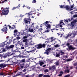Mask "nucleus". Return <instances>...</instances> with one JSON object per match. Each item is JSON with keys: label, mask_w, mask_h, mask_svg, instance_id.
<instances>
[{"label": "nucleus", "mask_w": 77, "mask_h": 77, "mask_svg": "<svg viewBox=\"0 0 77 77\" xmlns=\"http://www.w3.org/2000/svg\"><path fill=\"white\" fill-rule=\"evenodd\" d=\"M77 20H74L72 21L70 23V28L72 29H73L75 26V23H77Z\"/></svg>", "instance_id": "nucleus-1"}, {"label": "nucleus", "mask_w": 77, "mask_h": 77, "mask_svg": "<svg viewBox=\"0 0 77 77\" xmlns=\"http://www.w3.org/2000/svg\"><path fill=\"white\" fill-rule=\"evenodd\" d=\"M46 45L44 44H43L42 45L41 44H39L38 45H36L35 47H37V48L39 49L40 48H42V47H44V48H45V47Z\"/></svg>", "instance_id": "nucleus-2"}, {"label": "nucleus", "mask_w": 77, "mask_h": 77, "mask_svg": "<svg viewBox=\"0 0 77 77\" xmlns=\"http://www.w3.org/2000/svg\"><path fill=\"white\" fill-rule=\"evenodd\" d=\"M9 11L8 10V8H6L2 10V14L4 15H6L8 14Z\"/></svg>", "instance_id": "nucleus-3"}, {"label": "nucleus", "mask_w": 77, "mask_h": 77, "mask_svg": "<svg viewBox=\"0 0 77 77\" xmlns=\"http://www.w3.org/2000/svg\"><path fill=\"white\" fill-rule=\"evenodd\" d=\"M51 27V25L49 24H47L45 27V30L46 32H48L49 30H48V29H50Z\"/></svg>", "instance_id": "nucleus-4"}, {"label": "nucleus", "mask_w": 77, "mask_h": 77, "mask_svg": "<svg viewBox=\"0 0 77 77\" xmlns=\"http://www.w3.org/2000/svg\"><path fill=\"white\" fill-rule=\"evenodd\" d=\"M52 50L51 48H49L47 49L45 51V52H44V54H46L47 55H48L49 54V53Z\"/></svg>", "instance_id": "nucleus-5"}, {"label": "nucleus", "mask_w": 77, "mask_h": 77, "mask_svg": "<svg viewBox=\"0 0 77 77\" xmlns=\"http://www.w3.org/2000/svg\"><path fill=\"white\" fill-rule=\"evenodd\" d=\"M24 22L26 23H29L30 24V21H31V19L28 18L27 19H24Z\"/></svg>", "instance_id": "nucleus-6"}, {"label": "nucleus", "mask_w": 77, "mask_h": 77, "mask_svg": "<svg viewBox=\"0 0 77 77\" xmlns=\"http://www.w3.org/2000/svg\"><path fill=\"white\" fill-rule=\"evenodd\" d=\"M7 66V65L5 63H2L0 64V67L1 68V69L6 67Z\"/></svg>", "instance_id": "nucleus-7"}, {"label": "nucleus", "mask_w": 77, "mask_h": 77, "mask_svg": "<svg viewBox=\"0 0 77 77\" xmlns=\"http://www.w3.org/2000/svg\"><path fill=\"white\" fill-rule=\"evenodd\" d=\"M71 36L72 38H74L75 37V35L74 34H71V33L69 32L67 35L68 37L69 36Z\"/></svg>", "instance_id": "nucleus-8"}, {"label": "nucleus", "mask_w": 77, "mask_h": 77, "mask_svg": "<svg viewBox=\"0 0 77 77\" xmlns=\"http://www.w3.org/2000/svg\"><path fill=\"white\" fill-rule=\"evenodd\" d=\"M23 42H25V45H27L28 44H27V42H28V39L27 38H26L23 40Z\"/></svg>", "instance_id": "nucleus-9"}, {"label": "nucleus", "mask_w": 77, "mask_h": 77, "mask_svg": "<svg viewBox=\"0 0 77 77\" xmlns=\"http://www.w3.org/2000/svg\"><path fill=\"white\" fill-rule=\"evenodd\" d=\"M65 8L66 10H67L68 11H71V10H72V9H70V7L68 5H66L65 6Z\"/></svg>", "instance_id": "nucleus-10"}, {"label": "nucleus", "mask_w": 77, "mask_h": 77, "mask_svg": "<svg viewBox=\"0 0 77 77\" xmlns=\"http://www.w3.org/2000/svg\"><path fill=\"white\" fill-rule=\"evenodd\" d=\"M50 39H51V41H50V42H53V41H56V38H54V37H51L50 38Z\"/></svg>", "instance_id": "nucleus-11"}, {"label": "nucleus", "mask_w": 77, "mask_h": 77, "mask_svg": "<svg viewBox=\"0 0 77 77\" xmlns=\"http://www.w3.org/2000/svg\"><path fill=\"white\" fill-rule=\"evenodd\" d=\"M68 48L70 50H75V48L73 47L72 45L69 46H68Z\"/></svg>", "instance_id": "nucleus-12"}, {"label": "nucleus", "mask_w": 77, "mask_h": 77, "mask_svg": "<svg viewBox=\"0 0 77 77\" xmlns=\"http://www.w3.org/2000/svg\"><path fill=\"white\" fill-rule=\"evenodd\" d=\"M33 28H34V26H32V27H30V28H29V32H33Z\"/></svg>", "instance_id": "nucleus-13"}, {"label": "nucleus", "mask_w": 77, "mask_h": 77, "mask_svg": "<svg viewBox=\"0 0 77 77\" xmlns=\"http://www.w3.org/2000/svg\"><path fill=\"white\" fill-rule=\"evenodd\" d=\"M56 69V67H55V66H51L49 67V69L50 70L52 69V70H54Z\"/></svg>", "instance_id": "nucleus-14"}, {"label": "nucleus", "mask_w": 77, "mask_h": 77, "mask_svg": "<svg viewBox=\"0 0 77 77\" xmlns=\"http://www.w3.org/2000/svg\"><path fill=\"white\" fill-rule=\"evenodd\" d=\"M9 44V42H8L7 41H5L4 43L2 44V47H4V45H7Z\"/></svg>", "instance_id": "nucleus-15"}, {"label": "nucleus", "mask_w": 77, "mask_h": 77, "mask_svg": "<svg viewBox=\"0 0 77 77\" xmlns=\"http://www.w3.org/2000/svg\"><path fill=\"white\" fill-rule=\"evenodd\" d=\"M24 63H23L22 64H20V68H19V69H21V68L22 69H23V67H24Z\"/></svg>", "instance_id": "nucleus-16"}, {"label": "nucleus", "mask_w": 77, "mask_h": 77, "mask_svg": "<svg viewBox=\"0 0 77 77\" xmlns=\"http://www.w3.org/2000/svg\"><path fill=\"white\" fill-rule=\"evenodd\" d=\"M30 51V52H32V53H34V54H35L36 52H37V51L36 49L32 50H31Z\"/></svg>", "instance_id": "nucleus-17"}, {"label": "nucleus", "mask_w": 77, "mask_h": 77, "mask_svg": "<svg viewBox=\"0 0 77 77\" xmlns=\"http://www.w3.org/2000/svg\"><path fill=\"white\" fill-rule=\"evenodd\" d=\"M63 74V72L62 71H60V74L58 75V76H59V77H61Z\"/></svg>", "instance_id": "nucleus-18"}, {"label": "nucleus", "mask_w": 77, "mask_h": 77, "mask_svg": "<svg viewBox=\"0 0 77 77\" xmlns=\"http://www.w3.org/2000/svg\"><path fill=\"white\" fill-rule=\"evenodd\" d=\"M7 30H8V28H7V27H6L5 28H4V29H2V30H3V32H6L7 31Z\"/></svg>", "instance_id": "nucleus-19"}, {"label": "nucleus", "mask_w": 77, "mask_h": 77, "mask_svg": "<svg viewBox=\"0 0 77 77\" xmlns=\"http://www.w3.org/2000/svg\"><path fill=\"white\" fill-rule=\"evenodd\" d=\"M9 61L10 62H11V63H13V62L12 61V59L10 58V59H8V61Z\"/></svg>", "instance_id": "nucleus-20"}, {"label": "nucleus", "mask_w": 77, "mask_h": 77, "mask_svg": "<svg viewBox=\"0 0 77 77\" xmlns=\"http://www.w3.org/2000/svg\"><path fill=\"white\" fill-rule=\"evenodd\" d=\"M14 35H17V33H18V30L15 29L14 30Z\"/></svg>", "instance_id": "nucleus-21"}, {"label": "nucleus", "mask_w": 77, "mask_h": 77, "mask_svg": "<svg viewBox=\"0 0 77 77\" xmlns=\"http://www.w3.org/2000/svg\"><path fill=\"white\" fill-rule=\"evenodd\" d=\"M61 53L60 55H63V54H65V53L62 50L60 51V53Z\"/></svg>", "instance_id": "nucleus-22"}, {"label": "nucleus", "mask_w": 77, "mask_h": 77, "mask_svg": "<svg viewBox=\"0 0 77 77\" xmlns=\"http://www.w3.org/2000/svg\"><path fill=\"white\" fill-rule=\"evenodd\" d=\"M28 30V29H26L25 30H22V31H23V32H24V33H26H26H27V32H28V30Z\"/></svg>", "instance_id": "nucleus-23"}, {"label": "nucleus", "mask_w": 77, "mask_h": 77, "mask_svg": "<svg viewBox=\"0 0 77 77\" xmlns=\"http://www.w3.org/2000/svg\"><path fill=\"white\" fill-rule=\"evenodd\" d=\"M69 70H68V69H66L64 71V72L65 73L66 72V73H69Z\"/></svg>", "instance_id": "nucleus-24"}, {"label": "nucleus", "mask_w": 77, "mask_h": 77, "mask_svg": "<svg viewBox=\"0 0 77 77\" xmlns=\"http://www.w3.org/2000/svg\"><path fill=\"white\" fill-rule=\"evenodd\" d=\"M60 56V53H56V57H59Z\"/></svg>", "instance_id": "nucleus-25"}, {"label": "nucleus", "mask_w": 77, "mask_h": 77, "mask_svg": "<svg viewBox=\"0 0 77 77\" xmlns=\"http://www.w3.org/2000/svg\"><path fill=\"white\" fill-rule=\"evenodd\" d=\"M51 77V75H43V77Z\"/></svg>", "instance_id": "nucleus-26"}, {"label": "nucleus", "mask_w": 77, "mask_h": 77, "mask_svg": "<svg viewBox=\"0 0 77 77\" xmlns=\"http://www.w3.org/2000/svg\"><path fill=\"white\" fill-rule=\"evenodd\" d=\"M44 63L43 62H40L39 63L40 66H42Z\"/></svg>", "instance_id": "nucleus-27"}, {"label": "nucleus", "mask_w": 77, "mask_h": 77, "mask_svg": "<svg viewBox=\"0 0 77 77\" xmlns=\"http://www.w3.org/2000/svg\"><path fill=\"white\" fill-rule=\"evenodd\" d=\"M17 8H20V4H19L17 7H13L12 9V10H14V9H16Z\"/></svg>", "instance_id": "nucleus-28"}, {"label": "nucleus", "mask_w": 77, "mask_h": 77, "mask_svg": "<svg viewBox=\"0 0 77 77\" xmlns=\"http://www.w3.org/2000/svg\"><path fill=\"white\" fill-rule=\"evenodd\" d=\"M60 8H65V6L62 5H60Z\"/></svg>", "instance_id": "nucleus-29"}, {"label": "nucleus", "mask_w": 77, "mask_h": 77, "mask_svg": "<svg viewBox=\"0 0 77 77\" xmlns=\"http://www.w3.org/2000/svg\"><path fill=\"white\" fill-rule=\"evenodd\" d=\"M60 24H62L63 25H64V23H63V20H61L60 23Z\"/></svg>", "instance_id": "nucleus-30"}, {"label": "nucleus", "mask_w": 77, "mask_h": 77, "mask_svg": "<svg viewBox=\"0 0 77 77\" xmlns=\"http://www.w3.org/2000/svg\"><path fill=\"white\" fill-rule=\"evenodd\" d=\"M14 45H12L9 46V48H14Z\"/></svg>", "instance_id": "nucleus-31"}, {"label": "nucleus", "mask_w": 77, "mask_h": 77, "mask_svg": "<svg viewBox=\"0 0 77 77\" xmlns=\"http://www.w3.org/2000/svg\"><path fill=\"white\" fill-rule=\"evenodd\" d=\"M55 63L56 65H59V62L57 61Z\"/></svg>", "instance_id": "nucleus-32"}, {"label": "nucleus", "mask_w": 77, "mask_h": 77, "mask_svg": "<svg viewBox=\"0 0 77 77\" xmlns=\"http://www.w3.org/2000/svg\"><path fill=\"white\" fill-rule=\"evenodd\" d=\"M16 27H15V25H13V27H11L12 29H16Z\"/></svg>", "instance_id": "nucleus-33"}, {"label": "nucleus", "mask_w": 77, "mask_h": 77, "mask_svg": "<svg viewBox=\"0 0 77 77\" xmlns=\"http://www.w3.org/2000/svg\"><path fill=\"white\" fill-rule=\"evenodd\" d=\"M73 65L74 66H77V62L74 63Z\"/></svg>", "instance_id": "nucleus-34"}, {"label": "nucleus", "mask_w": 77, "mask_h": 77, "mask_svg": "<svg viewBox=\"0 0 77 77\" xmlns=\"http://www.w3.org/2000/svg\"><path fill=\"white\" fill-rule=\"evenodd\" d=\"M60 46V45H59L57 44L55 46H54V47H56V48H57V47H59Z\"/></svg>", "instance_id": "nucleus-35"}, {"label": "nucleus", "mask_w": 77, "mask_h": 77, "mask_svg": "<svg viewBox=\"0 0 77 77\" xmlns=\"http://www.w3.org/2000/svg\"><path fill=\"white\" fill-rule=\"evenodd\" d=\"M0 75H6L4 73H0Z\"/></svg>", "instance_id": "nucleus-36"}, {"label": "nucleus", "mask_w": 77, "mask_h": 77, "mask_svg": "<svg viewBox=\"0 0 77 77\" xmlns=\"http://www.w3.org/2000/svg\"><path fill=\"white\" fill-rule=\"evenodd\" d=\"M43 74H40L38 75V77H41L42 76H43Z\"/></svg>", "instance_id": "nucleus-37"}, {"label": "nucleus", "mask_w": 77, "mask_h": 77, "mask_svg": "<svg viewBox=\"0 0 77 77\" xmlns=\"http://www.w3.org/2000/svg\"><path fill=\"white\" fill-rule=\"evenodd\" d=\"M72 60V59H68L67 60V62H69V61H71V60Z\"/></svg>", "instance_id": "nucleus-38"}, {"label": "nucleus", "mask_w": 77, "mask_h": 77, "mask_svg": "<svg viewBox=\"0 0 77 77\" xmlns=\"http://www.w3.org/2000/svg\"><path fill=\"white\" fill-rule=\"evenodd\" d=\"M21 62H25V59H23L21 60Z\"/></svg>", "instance_id": "nucleus-39"}, {"label": "nucleus", "mask_w": 77, "mask_h": 77, "mask_svg": "<svg viewBox=\"0 0 77 77\" xmlns=\"http://www.w3.org/2000/svg\"><path fill=\"white\" fill-rule=\"evenodd\" d=\"M1 49L2 50V53H3V52H4V51H5V48H2Z\"/></svg>", "instance_id": "nucleus-40"}, {"label": "nucleus", "mask_w": 77, "mask_h": 77, "mask_svg": "<svg viewBox=\"0 0 77 77\" xmlns=\"http://www.w3.org/2000/svg\"><path fill=\"white\" fill-rule=\"evenodd\" d=\"M70 74L66 75L65 76H64V77H69L70 76Z\"/></svg>", "instance_id": "nucleus-41"}, {"label": "nucleus", "mask_w": 77, "mask_h": 77, "mask_svg": "<svg viewBox=\"0 0 77 77\" xmlns=\"http://www.w3.org/2000/svg\"><path fill=\"white\" fill-rule=\"evenodd\" d=\"M63 57L64 58H65V59H66V58H67L68 57V56L66 55H63Z\"/></svg>", "instance_id": "nucleus-42"}, {"label": "nucleus", "mask_w": 77, "mask_h": 77, "mask_svg": "<svg viewBox=\"0 0 77 77\" xmlns=\"http://www.w3.org/2000/svg\"><path fill=\"white\" fill-rule=\"evenodd\" d=\"M20 39V37L18 36L16 37V39H17V40H18Z\"/></svg>", "instance_id": "nucleus-43"}, {"label": "nucleus", "mask_w": 77, "mask_h": 77, "mask_svg": "<svg viewBox=\"0 0 77 77\" xmlns=\"http://www.w3.org/2000/svg\"><path fill=\"white\" fill-rule=\"evenodd\" d=\"M48 72V70L47 69H46L45 70L44 72Z\"/></svg>", "instance_id": "nucleus-44"}, {"label": "nucleus", "mask_w": 77, "mask_h": 77, "mask_svg": "<svg viewBox=\"0 0 77 77\" xmlns=\"http://www.w3.org/2000/svg\"><path fill=\"white\" fill-rule=\"evenodd\" d=\"M73 18H76V17H77V14H75L73 16Z\"/></svg>", "instance_id": "nucleus-45"}, {"label": "nucleus", "mask_w": 77, "mask_h": 77, "mask_svg": "<svg viewBox=\"0 0 77 77\" xmlns=\"http://www.w3.org/2000/svg\"><path fill=\"white\" fill-rule=\"evenodd\" d=\"M27 38V36H23V39H26V38Z\"/></svg>", "instance_id": "nucleus-46"}, {"label": "nucleus", "mask_w": 77, "mask_h": 77, "mask_svg": "<svg viewBox=\"0 0 77 77\" xmlns=\"http://www.w3.org/2000/svg\"><path fill=\"white\" fill-rule=\"evenodd\" d=\"M65 23H68V20H64Z\"/></svg>", "instance_id": "nucleus-47"}, {"label": "nucleus", "mask_w": 77, "mask_h": 77, "mask_svg": "<svg viewBox=\"0 0 77 77\" xmlns=\"http://www.w3.org/2000/svg\"><path fill=\"white\" fill-rule=\"evenodd\" d=\"M36 1L35 0H33L32 1V3H36Z\"/></svg>", "instance_id": "nucleus-48"}, {"label": "nucleus", "mask_w": 77, "mask_h": 77, "mask_svg": "<svg viewBox=\"0 0 77 77\" xmlns=\"http://www.w3.org/2000/svg\"><path fill=\"white\" fill-rule=\"evenodd\" d=\"M35 24V23H31V26H33V25Z\"/></svg>", "instance_id": "nucleus-49"}, {"label": "nucleus", "mask_w": 77, "mask_h": 77, "mask_svg": "<svg viewBox=\"0 0 77 77\" xmlns=\"http://www.w3.org/2000/svg\"><path fill=\"white\" fill-rule=\"evenodd\" d=\"M70 69H73V68H74V67H73V66H71L70 67Z\"/></svg>", "instance_id": "nucleus-50"}, {"label": "nucleus", "mask_w": 77, "mask_h": 77, "mask_svg": "<svg viewBox=\"0 0 77 77\" xmlns=\"http://www.w3.org/2000/svg\"><path fill=\"white\" fill-rule=\"evenodd\" d=\"M28 27H29V26H28L27 25H26V28L27 29H28Z\"/></svg>", "instance_id": "nucleus-51"}, {"label": "nucleus", "mask_w": 77, "mask_h": 77, "mask_svg": "<svg viewBox=\"0 0 77 77\" xmlns=\"http://www.w3.org/2000/svg\"><path fill=\"white\" fill-rule=\"evenodd\" d=\"M21 73H17V75H16V76H17V75H21Z\"/></svg>", "instance_id": "nucleus-52"}, {"label": "nucleus", "mask_w": 77, "mask_h": 77, "mask_svg": "<svg viewBox=\"0 0 77 77\" xmlns=\"http://www.w3.org/2000/svg\"><path fill=\"white\" fill-rule=\"evenodd\" d=\"M26 15H27V14H28V15L29 17L31 15V14H30L29 13H28V14L26 13Z\"/></svg>", "instance_id": "nucleus-53"}, {"label": "nucleus", "mask_w": 77, "mask_h": 77, "mask_svg": "<svg viewBox=\"0 0 77 77\" xmlns=\"http://www.w3.org/2000/svg\"><path fill=\"white\" fill-rule=\"evenodd\" d=\"M70 44L69 43H67V44H66V45H67V46H69V45H70Z\"/></svg>", "instance_id": "nucleus-54"}, {"label": "nucleus", "mask_w": 77, "mask_h": 77, "mask_svg": "<svg viewBox=\"0 0 77 77\" xmlns=\"http://www.w3.org/2000/svg\"><path fill=\"white\" fill-rule=\"evenodd\" d=\"M26 8L27 9H30V7H29V6H27Z\"/></svg>", "instance_id": "nucleus-55"}, {"label": "nucleus", "mask_w": 77, "mask_h": 77, "mask_svg": "<svg viewBox=\"0 0 77 77\" xmlns=\"http://www.w3.org/2000/svg\"><path fill=\"white\" fill-rule=\"evenodd\" d=\"M8 0H5V1H2L3 3H4V2H6Z\"/></svg>", "instance_id": "nucleus-56"}, {"label": "nucleus", "mask_w": 77, "mask_h": 77, "mask_svg": "<svg viewBox=\"0 0 77 77\" xmlns=\"http://www.w3.org/2000/svg\"><path fill=\"white\" fill-rule=\"evenodd\" d=\"M72 40H71V39H69V42H72Z\"/></svg>", "instance_id": "nucleus-57"}, {"label": "nucleus", "mask_w": 77, "mask_h": 77, "mask_svg": "<svg viewBox=\"0 0 77 77\" xmlns=\"http://www.w3.org/2000/svg\"><path fill=\"white\" fill-rule=\"evenodd\" d=\"M25 77H29V75H26Z\"/></svg>", "instance_id": "nucleus-58"}, {"label": "nucleus", "mask_w": 77, "mask_h": 77, "mask_svg": "<svg viewBox=\"0 0 77 77\" xmlns=\"http://www.w3.org/2000/svg\"><path fill=\"white\" fill-rule=\"evenodd\" d=\"M23 72H26V69H24L23 71Z\"/></svg>", "instance_id": "nucleus-59"}, {"label": "nucleus", "mask_w": 77, "mask_h": 77, "mask_svg": "<svg viewBox=\"0 0 77 77\" xmlns=\"http://www.w3.org/2000/svg\"><path fill=\"white\" fill-rule=\"evenodd\" d=\"M21 49H24V47L23 46H22L21 47Z\"/></svg>", "instance_id": "nucleus-60"}, {"label": "nucleus", "mask_w": 77, "mask_h": 77, "mask_svg": "<svg viewBox=\"0 0 77 77\" xmlns=\"http://www.w3.org/2000/svg\"><path fill=\"white\" fill-rule=\"evenodd\" d=\"M11 42H12V39L9 40V43H11Z\"/></svg>", "instance_id": "nucleus-61"}, {"label": "nucleus", "mask_w": 77, "mask_h": 77, "mask_svg": "<svg viewBox=\"0 0 77 77\" xmlns=\"http://www.w3.org/2000/svg\"><path fill=\"white\" fill-rule=\"evenodd\" d=\"M73 7H74V5H72L71 6V8H73Z\"/></svg>", "instance_id": "nucleus-62"}, {"label": "nucleus", "mask_w": 77, "mask_h": 77, "mask_svg": "<svg viewBox=\"0 0 77 77\" xmlns=\"http://www.w3.org/2000/svg\"><path fill=\"white\" fill-rule=\"evenodd\" d=\"M57 34L58 36H59V35H60V33H57Z\"/></svg>", "instance_id": "nucleus-63"}, {"label": "nucleus", "mask_w": 77, "mask_h": 77, "mask_svg": "<svg viewBox=\"0 0 77 77\" xmlns=\"http://www.w3.org/2000/svg\"><path fill=\"white\" fill-rule=\"evenodd\" d=\"M28 36H32V34H28Z\"/></svg>", "instance_id": "nucleus-64"}]
</instances>
